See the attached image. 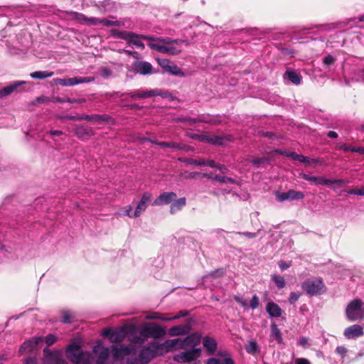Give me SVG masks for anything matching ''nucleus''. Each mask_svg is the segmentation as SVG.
I'll list each match as a JSON object with an SVG mask.
<instances>
[{"instance_id":"obj_1","label":"nucleus","mask_w":364,"mask_h":364,"mask_svg":"<svg viewBox=\"0 0 364 364\" xmlns=\"http://www.w3.org/2000/svg\"><path fill=\"white\" fill-rule=\"evenodd\" d=\"M159 343L153 341L144 346L137 358H128L127 364H148L153 358L160 354Z\"/></svg>"},{"instance_id":"obj_2","label":"nucleus","mask_w":364,"mask_h":364,"mask_svg":"<svg viewBox=\"0 0 364 364\" xmlns=\"http://www.w3.org/2000/svg\"><path fill=\"white\" fill-rule=\"evenodd\" d=\"M301 288L307 294L311 296L321 295L326 290V287L321 278L306 279L301 284Z\"/></svg>"},{"instance_id":"obj_3","label":"nucleus","mask_w":364,"mask_h":364,"mask_svg":"<svg viewBox=\"0 0 364 364\" xmlns=\"http://www.w3.org/2000/svg\"><path fill=\"white\" fill-rule=\"evenodd\" d=\"M363 301L356 299L351 301L346 306V316L348 321H355L362 318Z\"/></svg>"},{"instance_id":"obj_4","label":"nucleus","mask_w":364,"mask_h":364,"mask_svg":"<svg viewBox=\"0 0 364 364\" xmlns=\"http://www.w3.org/2000/svg\"><path fill=\"white\" fill-rule=\"evenodd\" d=\"M301 178L304 180L314 183L315 185L329 186L330 184H336L338 187H341L346 184V181L343 179H326L323 177L313 176L306 173L302 174Z\"/></svg>"},{"instance_id":"obj_5","label":"nucleus","mask_w":364,"mask_h":364,"mask_svg":"<svg viewBox=\"0 0 364 364\" xmlns=\"http://www.w3.org/2000/svg\"><path fill=\"white\" fill-rule=\"evenodd\" d=\"M274 194L279 202H284V200H298L304 198L303 192L293 189H291L286 193L276 191Z\"/></svg>"},{"instance_id":"obj_6","label":"nucleus","mask_w":364,"mask_h":364,"mask_svg":"<svg viewBox=\"0 0 364 364\" xmlns=\"http://www.w3.org/2000/svg\"><path fill=\"white\" fill-rule=\"evenodd\" d=\"M200 355V348H193L190 350L182 352L174 356V360L178 362L184 363H191V361H194Z\"/></svg>"},{"instance_id":"obj_7","label":"nucleus","mask_w":364,"mask_h":364,"mask_svg":"<svg viewBox=\"0 0 364 364\" xmlns=\"http://www.w3.org/2000/svg\"><path fill=\"white\" fill-rule=\"evenodd\" d=\"M141 334L146 338H159L165 336L166 331L161 326L155 325L144 327L141 330Z\"/></svg>"},{"instance_id":"obj_8","label":"nucleus","mask_w":364,"mask_h":364,"mask_svg":"<svg viewBox=\"0 0 364 364\" xmlns=\"http://www.w3.org/2000/svg\"><path fill=\"white\" fill-rule=\"evenodd\" d=\"M25 81H15L0 90V99L5 98L14 92L18 93L23 90L22 86Z\"/></svg>"},{"instance_id":"obj_9","label":"nucleus","mask_w":364,"mask_h":364,"mask_svg":"<svg viewBox=\"0 0 364 364\" xmlns=\"http://www.w3.org/2000/svg\"><path fill=\"white\" fill-rule=\"evenodd\" d=\"M232 137L230 135H201L200 136V141L218 146H223L225 142L230 141Z\"/></svg>"},{"instance_id":"obj_10","label":"nucleus","mask_w":364,"mask_h":364,"mask_svg":"<svg viewBox=\"0 0 364 364\" xmlns=\"http://www.w3.org/2000/svg\"><path fill=\"white\" fill-rule=\"evenodd\" d=\"M94 80L91 77H74L72 78H57L55 80L56 84L62 86H72L80 83L90 82Z\"/></svg>"},{"instance_id":"obj_11","label":"nucleus","mask_w":364,"mask_h":364,"mask_svg":"<svg viewBox=\"0 0 364 364\" xmlns=\"http://www.w3.org/2000/svg\"><path fill=\"white\" fill-rule=\"evenodd\" d=\"M82 352L79 346L71 344L67 348L66 355L72 363L79 364L82 357Z\"/></svg>"},{"instance_id":"obj_12","label":"nucleus","mask_w":364,"mask_h":364,"mask_svg":"<svg viewBox=\"0 0 364 364\" xmlns=\"http://www.w3.org/2000/svg\"><path fill=\"white\" fill-rule=\"evenodd\" d=\"M151 200V194L149 193H144L142 195V197L136 205L135 211L133 213L134 218H137L140 216L146 209L148 204Z\"/></svg>"},{"instance_id":"obj_13","label":"nucleus","mask_w":364,"mask_h":364,"mask_svg":"<svg viewBox=\"0 0 364 364\" xmlns=\"http://www.w3.org/2000/svg\"><path fill=\"white\" fill-rule=\"evenodd\" d=\"M177 195L174 192H164L161 193L152 203V205H164L172 203Z\"/></svg>"},{"instance_id":"obj_14","label":"nucleus","mask_w":364,"mask_h":364,"mask_svg":"<svg viewBox=\"0 0 364 364\" xmlns=\"http://www.w3.org/2000/svg\"><path fill=\"white\" fill-rule=\"evenodd\" d=\"M134 70L136 73L146 75L152 73H157L158 71H154L151 64L146 61H137L134 63Z\"/></svg>"},{"instance_id":"obj_15","label":"nucleus","mask_w":364,"mask_h":364,"mask_svg":"<svg viewBox=\"0 0 364 364\" xmlns=\"http://www.w3.org/2000/svg\"><path fill=\"white\" fill-rule=\"evenodd\" d=\"M74 134L78 139L84 140L87 137L94 136L95 132L90 127L85 125H75Z\"/></svg>"},{"instance_id":"obj_16","label":"nucleus","mask_w":364,"mask_h":364,"mask_svg":"<svg viewBox=\"0 0 364 364\" xmlns=\"http://www.w3.org/2000/svg\"><path fill=\"white\" fill-rule=\"evenodd\" d=\"M132 99H142V98H149L154 96H161V91L160 90H151L149 91H142V90H136L134 92H132L127 94Z\"/></svg>"},{"instance_id":"obj_17","label":"nucleus","mask_w":364,"mask_h":364,"mask_svg":"<svg viewBox=\"0 0 364 364\" xmlns=\"http://www.w3.org/2000/svg\"><path fill=\"white\" fill-rule=\"evenodd\" d=\"M343 335L348 339L362 336L364 335L363 328L358 324L352 325L344 330Z\"/></svg>"},{"instance_id":"obj_18","label":"nucleus","mask_w":364,"mask_h":364,"mask_svg":"<svg viewBox=\"0 0 364 364\" xmlns=\"http://www.w3.org/2000/svg\"><path fill=\"white\" fill-rule=\"evenodd\" d=\"M43 341L42 337H33L22 343L19 348V353L30 352L33 350L36 346Z\"/></svg>"},{"instance_id":"obj_19","label":"nucleus","mask_w":364,"mask_h":364,"mask_svg":"<svg viewBox=\"0 0 364 364\" xmlns=\"http://www.w3.org/2000/svg\"><path fill=\"white\" fill-rule=\"evenodd\" d=\"M201 340V336L198 333H192L182 340L181 348H194L198 346Z\"/></svg>"},{"instance_id":"obj_20","label":"nucleus","mask_w":364,"mask_h":364,"mask_svg":"<svg viewBox=\"0 0 364 364\" xmlns=\"http://www.w3.org/2000/svg\"><path fill=\"white\" fill-rule=\"evenodd\" d=\"M93 351L95 353H98L96 364H109L108 362L109 355V348H104L102 346H95L93 349Z\"/></svg>"},{"instance_id":"obj_21","label":"nucleus","mask_w":364,"mask_h":364,"mask_svg":"<svg viewBox=\"0 0 364 364\" xmlns=\"http://www.w3.org/2000/svg\"><path fill=\"white\" fill-rule=\"evenodd\" d=\"M181 346H182L181 338L166 340L164 343H159L160 350L165 349L166 352L181 349Z\"/></svg>"},{"instance_id":"obj_22","label":"nucleus","mask_w":364,"mask_h":364,"mask_svg":"<svg viewBox=\"0 0 364 364\" xmlns=\"http://www.w3.org/2000/svg\"><path fill=\"white\" fill-rule=\"evenodd\" d=\"M111 349L113 352V358L115 360H122L125 355H128L132 353V348L129 346L118 348L117 346L113 345Z\"/></svg>"},{"instance_id":"obj_23","label":"nucleus","mask_w":364,"mask_h":364,"mask_svg":"<svg viewBox=\"0 0 364 364\" xmlns=\"http://www.w3.org/2000/svg\"><path fill=\"white\" fill-rule=\"evenodd\" d=\"M82 120L102 123H107L112 117L108 114H82Z\"/></svg>"},{"instance_id":"obj_24","label":"nucleus","mask_w":364,"mask_h":364,"mask_svg":"<svg viewBox=\"0 0 364 364\" xmlns=\"http://www.w3.org/2000/svg\"><path fill=\"white\" fill-rule=\"evenodd\" d=\"M203 345L209 355H214L218 347L216 341L209 336L203 338Z\"/></svg>"},{"instance_id":"obj_25","label":"nucleus","mask_w":364,"mask_h":364,"mask_svg":"<svg viewBox=\"0 0 364 364\" xmlns=\"http://www.w3.org/2000/svg\"><path fill=\"white\" fill-rule=\"evenodd\" d=\"M190 326L187 324L178 325L171 327L168 330V334L171 336H178L181 335H186L190 331Z\"/></svg>"},{"instance_id":"obj_26","label":"nucleus","mask_w":364,"mask_h":364,"mask_svg":"<svg viewBox=\"0 0 364 364\" xmlns=\"http://www.w3.org/2000/svg\"><path fill=\"white\" fill-rule=\"evenodd\" d=\"M114 35L117 36L119 38L125 40L128 42V43H130L132 38H140L142 35L136 34L133 32L129 31H114Z\"/></svg>"},{"instance_id":"obj_27","label":"nucleus","mask_w":364,"mask_h":364,"mask_svg":"<svg viewBox=\"0 0 364 364\" xmlns=\"http://www.w3.org/2000/svg\"><path fill=\"white\" fill-rule=\"evenodd\" d=\"M186 205V198L185 197L175 199L170 206V213L171 215L175 214L176 212L182 210Z\"/></svg>"},{"instance_id":"obj_28","label":"nucleus","mask_w":364,"mask_h":364,"mask_svg":"<svg viewBox=\"0 0 364 364\" xmlns=\"http://www.w3.org/2000/svg\"><path fill=\"white\" fill-rule=\"evenodd\" d=\"M267 312L272 317H279L282 315V309L272 301L269 302L266 306Z\"/></svg>"},{"instance_id":"obj_29","label":"nucleus","mask_w":364,"mask_h":364,"mask_svg":"<svg viewBox=\"0 0 364 364\" xmlns=\"http://www.w3.org/2000/svg\"><path fill=\"white\" fill-rule=\"evenodd\" d=\"M85 19L87 21H90V23H92V24L101 23L106 26H121V22H119L118 21H109L106 18L99 20L96 18H86Z\"/></svg>"},{"instance_id":"obj_30","label":"nucleus","mask_w":364,"mask_h":364,"mask_svg":"<svg viewBox=\"0 0 364 364\" xmlns=\"http://www.w3.org/2000/svg\"><path fill=\"white\" fill-rule=\"evenodd\" d=\"M271 335L270 336L274 338L279 344L283 343L282 334L278 326L275 323H272L270 326Z\"/></svg>"},{"instance_id":"obj_31","label":"nucleus","mask_w":364,"mask_h":364,"mask_svg":"<svg viewBox=\"0 0 364 364\" xmlns=\"http://www.w3.org/2000/svg\"><path fill=\"white\" fill-rule=\"evenodd\" d=\"M61 316L62 322L63 323H71L75 320L76 318L75 314L69 310H62Z\"/></svg>"},{"instance_id":"obj_32","label":"nucleus","mask_w":364,"mask_h":364,"mask_svg":"<svg viewBox=\"0 0 364 364\" xmlns=\"http://www.w3.org/2000/svg\"><path fill=\"white\" fill-rule=\"evenodd\" d=\"M284 77H287L291 82L295 85H299L301 81V77L295 71L287 70L284 75Z\"/></svg>"},{"instance_id":"obj_33","label":"nucleus","mask_w":364,"mask_h":364,"mask_svg":"<svg viewBox=\"0 0 364 364\" xmlns=\"http://www.w3.org/2000/svg\"><path fill=\"white\" fill-rule=\"evenodd\" d=\"M141 39L147 40L149 41H158V42L163 43L164 44H170V43H173V39H171L170 38H162V37L157 38V37H154L153 36H141Z\"/></svg>"},{"instance_id":"obj_34","label":"nucleus","mask_w":364,"mask_h":364,"mask_svg":"<svg viewBox=\"0 0 364 364\" xmlns=\"http://www.w3.org/2000/svg\"><path fill=\"white\" fill-rule=\"evenodd\" d=\"M166 73H168L170 74H172L176 76H184L183 72L181 70V69L178 67L176 65L172 63L171 62L164 71Z\"/></svg>"},{"instance_id":"obj_35","label":"nucleus","mask_w":364,"mask_h":364,"mask_svg":"<svg viewBox=\"0 0 364 364\" xmlns=\"http://www.w3.org/2000/svg\"><path fill=\"white\" fill-rule=\"evenodd\" d=\"M53 72L50 71H35L30 74V76L33 79H45L47 77H52L53 75Z\"/></svg>"},{"instance_id":"obj_36","label":"nucleus","mask_w":364,"mask_h":364,"mask_svg":"<svg viewBox=\"0 0 364 364\" xmlns=\"http://www.w3.org/2000/svg\"><path fill=\"white\" fill-rule=\"evenodd\" d=\"M245 350L251 355H256L259 352V346L256 341H250L245 346Z\"/></svg>"},{"instance_id":"obj_37","label":"nucleus","mask_w":364,"mask_h":364,"mask_svg":"<svg viewBox=\"0 0 364 364\" xmlns=\"http://www.w3.org/2000/svg\"><path fill=\"white\" fill-rule=\"evenodd\" d=\"M125 337V333L123 331H117L111 333L110 340L114 343L122 342Z\"/></svg>"},{"instance_id":"obj_38","label":"nucleus","mask_w":364,"mask_h":364,"mask_svg":"<svg viewBox=\"0 0 364 364\" xmlns=\"http://www.w3.org/2000/svg\"><path fill=\"white\" fill-rule=\"evenodd\" d=\"M271 278H272V281L274 282V283L278 289H281L285 287L286 282L283 277H282L280 275H277V274H272L271 276Z\"/></svg>"},{"instance_id":"obj_39","label":"nucleus","mask_w":364,"mask_h":364,"mask_svg":"<svg viewBox=\"0 0 364 364\" xmlns=\"http://www.w3.org/2000/svg\"><path fill=\"white\" fill-rule=\"evenodd\" d=\"M55 102L63 103V102H69V103H83L85 102V99H71L69 97H57L55 98Z\"/></svg>"},{"instance_id":"obj_40","label":"nucleus","mask_w":364,"mask_h":364,"mask_svg":"<svg viewBox=\"0 0 364 364\" xmlns=\"http://www.w3.org/2000/svg\"><path fill=\"white\" fill-rule=\"evenodd\" d=\"M160 53H168L170 55H175L179 54L181 53V50L177 49L176 47H172V46L168 47V46H162Z\"/></svg>"},{"instance_id":"obj_41","label":"nucleus","mask_w":364,"mask_h":364,"mask_svg":"<svg viewBox=\"0 0 364 364\" xmlns=\"http://www.w3.org/2000/svg\"><path fill=\"white\" fill-rule=\"evenodd\" d=\"M214 180L218 181L220 183H235L236 181L234 178L228 176H221L220 175H215L213 178Z\"/></svg>"},{"instance_id":"obj_42","label":"nucleus","mask_w":364,"mask_h":364,"mask_svg":"<svg viewBox=\"0 0 364 364\" xmlns=\"http://www.w3.org/2000/svg\"><path fill=\"white\" fill-rule=\"evenodd\" d=\"M57 118L61 121H65V120L82 121L81 115H70V114L59 115L57 117Z\"/></svg>"},{"instance_id":"obj_43","label":"nucleus","mask_w":364,"mask_h":364,"mask_svg":"<svg viewBox=\"0 0 364 364\" xmlns=\"http://www.w3.org/2000/svg\"><path fill=\"white\" fill-rule=\"evenodd\" d=\"M183 162L187 163L188 164L195 165V166H204L205 165V159H200L198 160L193 159H185L183 160Z\"/></svg>"},{"instance_id":"obj_44","label":"nucleus","mask_w":364,"mask_h":364,"mask_svg":"<svg viewBox=\"0 0 364 364\" xmlns=\"http://www.w3.org/2000/svg\"><path fill=\"white\" fill-rule=\"evenodd\" d=\"M146 339V338L144 337L141 334V331H140L139 336H134L133 338H130V341L132 343H135V344H142L145 342Z\"/></svg>"},{"instance_id":"obj_45","label":"nucleus","mask_w":364,"mask_h":364,"mask_svg":"<svg viewBox=\"0 0 364 364\" xmlns=\"http://www.w3.org/2000/svg\"><path fill=\"white\" fill-rule=\"evenodd\" d=\"M301 296V293L300 292H291L289 297V301L291 304H294L296 301L299 300L300 296Z\"/></svg>"},{"instance_id":"obj_46","label":"nucleus","mask_w":364,"mask_h":364,"mask_svg":"<svg viewBox=\"0 0 364 364\" xmlns=\"http://www.w3.org/2000/svg\"><path fill=\"white\" fill-rule=\"evenodd\" d=\"M57 341V337L54 334H48L45 338V342L48 346L54 344Z\"/></svg>"},{"instance_id":"obj_47","label":"nucleus","mask_w":364,"mask_h":364,"mask_svg":"<svg viewBox=\"0 0 364 364\" xmlns=\"http://www.w3.org/2000/svg\"><path fill=\"white\" fill-rule=\"evenodd\" d=\"M336 59L331 55H328L323 58V63L325 65H331L335 63Z\"/></svg>"},{"instance_id":"obj_48","label":"nucleus","mask_w":364,"mask_h":364,"mask_svg":"<svg viewBox=\"0 0 364 364\" xmlns=\"http://www.w3.org/2000/svg\"><path fill=\"white\" fill-rule=\"evenodd\" d=\"M156 61L158 64L164 69V71L166 70L171 61L166 58H156Z\"/></svg>"},{"instance_id":"obj_49","label":"nucleus","mask_w":364,"mask_h":364,"mask_svg":"<svg viewBox=\"0 0 364 364\" xmlns=\"http://www.w3.org/2000/svg\"><path fill=\"white\" fill-rule=\"evenodd\" d=\"M348 194H354L358 196H364V187L360 188H352L347 191Z\"/></svg>"},{"instance_id":"obj_50","label":"nucleus","mask_w":364,"mask_h":364,"mask_svg":"<svg viewBox=\"0 0 364 364\" xmlns=\"http://www.w3.org/2000/svg\"><path fill=\"white\" fill-rule=\"evenodd\" d=\"M264 161H266L265 158H255L252 159V164L255 167L259 168Z\"/></svg>"},{"instance_id":"obj_51","label":"nucleus","mask_w":364,"mask_h":364,"mask_svg":"<svg viewBox=\"0 0 364 364\" xmlns=\"http://www.w3.org/2000/svg\"><path fill=\"white\" fill-rule=\"evenodd\" d=\"M250 307L252 309H257L258 307V306H259V298H258V296L256 294H255L252 296V299L250 301Z\"/></svg>"},{"instance_id":"obj_52","label":"nucleus","mask_w":364,"mask_h":364,"mask_svg":"<svg viewBox=\"0 0 364 364\" xmlns=\"http://www.w3.org/2000/svg\"><path fill=\"white\" fill-rule=\"evenodd\" d=\"M336 352L338 355H341L342 358H344L348 352L347 349L344 346H338L336 348Z\"/></svg>"},{"instance_id":"obj_53","label":"nucleus","mask_w":364,"mask_h":364,"mask_svg":"<svg viewBox=\"0 0 364 364\" xmlns=\"http://www.w3.org/2000/svg\"><path fill=\"white\" fill-rule=\"evenodd\" d=\"M149 318H152V319H160V320H162V321H171V320H172L171 318H167V317L162 316V315L161 314H159V313H154Z\"/></svg>"},{"instance_id":"obj_54","label":"nucleus","mask_w":364,"mask_h":364,"mask_svg":"<svg viewBox=\"0 0 364 364\" xmlns=\"http://www.w3.org/2000/svg\"><path fill=\"white\" fill-rule=\"evenodd\" d=\"M337 149L344 151H351V149H353V146H348L345 144H339L337 145Z\"/></svg>"},{"instance_id":"obj_55","label":"nucleus","mask_w":364,"mask_h":364,"mask_svg":"<svg viewBox=\"0 0 364 364\" xmlns=\"http://www.w3.org/2000/svg\"><path fill=\"white\" fill-rule=\"evenodd\" d=\"M129 44H133L136 47L141 48L142 50L145 48L144 44L142 42L136 40V38H132Z\"/></svg>"},{"instance_id":"obj_56","label":"nucleus","mask_w":364,"mask_h":364,"mask_svg":"<svg viewBox=\"0 0 364 364\" xmlns=\"http://www.w3.org/2000/svg\"><path fill=\"white\" fill-rule=\"evenodd\" d=\"M237 234L240 235H244L250 239L255 238L257 235V232H237Z\"/></svg>"},{"instance_id":"obj_57","label":"nucleus","mask_w":364,"mask_h":364,"mask_svg":"<svg viewBox=\"0 0 364 364\" xmlns=\"http://www.w3.org/2000/svg\"><path fill=\"white\" fill-rule=\"evenodd\" d=\"M188 314H189V311H188L183 310V311H179V313L177 315L171 317V318H172V320L178 319V318H180L181 317L186 316Z\"/></svg>"},{"instance_id":"obj_58","label":"nucleus","mask_w":364,"mask_h":364,"mask_svg":"<svg viewBox=\"0 0 364 364\" xmlns=\"http://www.w3.org/2000/svg\"><path fill=\"white\" fill-rule=\"evenodd\" d=\"M205 122V121L203 119H200L198 118L196 119V118H191V117H187V120H186V122L188 123V125H193L196 122Z\"/></svg>"},{"instance_id":"obj_59","label":"nucleus","mask_w":364,"mask_h":364,"mask_svg":"<svg viewBox=\"0 0 364 364\" xmlns=\"http://www.w3.org/2000/svg\"><path fill=\"white\" fill-rule=\"evenodd\" d=\"M225 274V270L223 269H218L211 273L213 277H223Z\"/></svg>"},{"instance_id":"obj_60","label":"nucleus","mask_w":364,"mask_h":364,"mask_svg":"<svg viewBox=\"0 0 364 364\" xmlns=\"http://www.w3.org/2000/svg\"><path fill=\"white\" fill-rule=\"evenodd\" d=\"M148 46L151 48V49H153V50H156L159 52H161V48L162 47V46L161 45H159V44H156V43H154L153 42H150L148 43Z\"/></svg>"},{"instance_id":"obj_61","label":"nucleus","mask_w":364,"mask_h":364,"mask_svg":"<svg viewBox=\"0 0 364 364\" xmlns=\"http://www.w3.org/2000/svg\"><path fill=\"white\" fill-rule=\"evenodd\" d=\"M153 144H155L159 146L161 148H168L169 142L168 141H151Z\"/></svg>"},{"instance_id":"obj_62","label":"nucleus","mask_w":364,"mask_h":364,"mask_svg":"<svg viewBox=\"0 0 364 364\" xmlns=\"http://www.w3.org/2000/svg\"><path fill=\"white\" fill-rule=\"evenodd\" d=\"M278 265L281 270H285L290 267V264L287 263L286 262L281 260L279 262Z\"/></svg>"},{"instance_id":"obj_63","label":"nucleus","mask_w":364,"mask_h":364,"mask_svg":"<svg viewBox=\"0 0 364 364\" xmlns=\"http://www.w3.org/2000/svg\"><path fill=\"white\" fill-rule=\"evenodd\" d=\"M295 364H311V363L309 360L301 358L295 360Z\"/></svg>"},{"instance_id":"obj_64","label":"nucleus","mask_w":364,"mask_h":364,"mask_svg":"<svg viewBox=\"0 0 364 364\" xmlns=\"http://www.w3.org/2000/svg\"><path fill=\"white\" fill-rule=\"evenodd\" d=\"M220 364H235V362L231 358H225Z\"/></svg>"}]
</instances>
